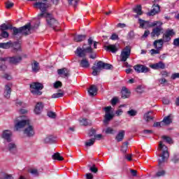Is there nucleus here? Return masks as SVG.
<instances>
[{"label":"nucleus","mask_w":179,"mask_h":179,"mask_svg":"<svg viewBox=\"0 0 179 179\" xmlns=\"http://www.w3.org/2000/svg\"><path fill=\"white\" fill-rule=\"evenodd\" d=\"M13 45V42L10 41L7 43H0V48H3V50H8V48H12Z\"/></svg>","instance_id":"a878e982"},{"label":"nucleus","mask_w":179,"mask_h":179,"mask_svg":"<svg viewBox=\"0 0 179 179\" xmlns=\"http://www.w3.org/2000/svg\"><path fill=\"white\" fill-rule=\"evenodd\" d=\"M121 93H122V99H128V97H129V96L131 95V92L125 87H123L122 88Z\"/></svg>","instance_id":"c85d7f7f"},{"label":"nucleus","mask_w":179,"mask_h":179,"mask_svg":"<svg viewBox=\"0 0 179 179\" xmlns=\"http://www.w3.org/2000/svg\"><path fill=\"white\" fill-rule=\"evenodd\" d=\"M31 93L35 96H41L43 92L40 90H43L44 86L40 83H32L30 84Z\"/></svg>","instance_id":"20e7f679"},{"label":"nucleus","mask_w":179,"mask_h":179,"mask_svg":"<svg viewBox=\"0 0 179 179\" xmlns=\"http://www.w3.org/2000/svg\"><path fill=\"white\" fill-rule=\"evenodd\" d=\"M106 134H110V135H114V134H116L117 131L114 130L113 128L111 127H108L106 128V129L105 130Z\"/></svg>","instance_id":"58836bf2"},{"label":"nucleus","mask_w":179,"mask_h":179,"mask_svg":"<svg viewBox=\"0 0 179 179\" xmlns=\"http://www.w3.org/2000/svg\"><path fill=\"white\" fill-rule=\"evenodd\" d=\"M111 106H106L103 108L106 114L104 116L103 123L104 124H108L113 118H114V115L110 113H111Z\"/></svg>","instance_id":"1a4fd4ad"},{"label":"nucleus","mask_w":179,"mask_h":179,"mask_svg":"<svg viewBox=\"0 0 179 179\" xmlns=\"http://www.w3.org/2000/svg\"><path fill=\"white\" fill-rule=\"evenodd\" d=\"M173 45H176V47H179V38L174 39Z\"/></svg>","instance_id":"69168bd1"},{"label":"nucleus","mask_w":179,"mask_h":179,"mask_svg":"<svg viewBox=\"0 0 179 179\" xmlns=\"http://www.w3.org/2000/svg\"><path fill=\"white\" fill-rule=\"evenodd\" d=\"M90 96H96L97 94V87L96 85H91L88 90Z\"/></svg>","instance_id":"c756f323"},{"label":"nucleus","mask_w":179,"mask_h":179,"mask_svg":"<svg viewBox=\"0 0 179 179\" xmlns=\"http://www.w3.org/2000/svg\"><path fill=\"white\" fill-rule=\"evenodd\" d=\"M128 149V143H124L122 147H121V150L123 152V153H127V150Z\"/></svg>","instance_id":"a18cd8bd"},{"label":"nucleus","mask_w":179,"mask_h":179,"mask_svg":"<svg viewBox=\"0 0 179 179\" xmlns=\"http://www.w3.org/2000/svg\"><path fill=\"white\" fill-rule=\"evenodd\" d=\"M10 93H12V83H9L5 86L4 97L9 99L10 97Z\"/></svg>","instance_id":"6ab92c4d"},{"label":"nucleus","mask_w":179,"mask_h":179,"mask_svg":"<svg viewBox=\"0 0 179 179\" xmlns=\"http://www.w3.org/2000/svg\"><path fill=\"white\" fill-rule=\"evenodd\" d=\"M11 48H13V52H16L17 51H22L20 43L17 42H13V45Z\"/></svg>","instance_id":"7c9ffc66"},{"label":"nucleus","mask_w":179,"mask_h":179,"mask_svg":"<svg viewBox=\"0 0 179 179\" xmlns=\"http://www.w3.org/2000/svg\"><path fill=\"white\" fill-rule=\"evenodd\" d=\"M6 69V65L0 64V71H5Z\"/></svg>","instance_id":"774afa93"},{"label":"nucleus","mask_w":179,"mask_h":179,"mask_svg":"<svg viewBox=\"0 0 179 179\" xmlns=\"http://www.w3.org/2000/svg\"><path fill=\"white\" fill-rule=\"evenodd\" d=\"M162 139H164V141H166V142H167V143H173V140L171 139V138H170L167 136H163Z\"/></svg>","instance_id":"49530a36"},{"label":"nucleus","mask_w":179,"mask_h":179,"mask_svg":"<svg viewBox=\"0 0 179 179\" xmlns=\"http://www.w3.org/2000/svg\"><path fill=\"white\" fill-rule=\"evenodd\" d=\"M86 179H93V174L88 173L85 175Z\"/></svg>","instance_id":"338daca9"},{"label":"nucleus","mask_w":179,"mask_h":179,"mask_svg":"<svg viewBox=\"0 0 179 179\" xmlns=\"http://www.w3.org/2000/svg\"><path fill=\"white\" fill-rule=\"evenodd\" d=\"M29 120H17V122L15 124V131H19V129H22V128H24V127H27L29 125Z\"/></svg>","instance_id":"4468645a"},{"label":"nucleus","mask_w":179,"mask_h":179,"mask_svg":"<svg viewBox=\"0 0 179 179\" xmlns=\"http://www.w3.org/2000/svg\"><path fill=\"white\" fill-rule=\"evenodd\" d=\"M165 174H166V171L162 170V171H159L158 172H157L156 176L157 177H163V176H164Z\"/></svg>","instance_id":"3c124183"},{"label":"nucleus","mask_w":179,"mask_h":179,"mask_svg":"<svg viewBox=\"0 0 179 179\" xmlns=\"http://www.w3.org/2000/svg\"><path fill=\"white\" fill-rule=\"evenodd\" d=\"M2 138L6 142H12V131L10 130H4L2 134Z\"/></svg>","instance_id":"f3484780"},{"label":"nucleus","mask_w":179,"mask_h":179,"mask_svg":"<svg viewBox=\"0 0 179 179\" xmlns=\"http://www.w3.org/2000/svg\"><path fill=\"white\" fill-rule=\"evenodd\" d=\"M118 103V98L113 97L111 100V104L112 106H115Z\"/></svg>","instance_id":"13d9d810"},{"label":"nucleus","mask_w":179,"mask_h":179,"mask_svg":"<svg viewBox=\"0 0 179 179\" xmlns=\"http://www.w3.org/2000/svg\"><path fill=\"white\" fill-rule=\"evenodd\" d=\"M149 34H150V31H149V30H146V31H145L143 35L142 36V38H146V37H148V36H149Z\"/></svg>","instance_id":"0e129e2a"},{"label":"nucleus","mask_w":179,"mask_h":179,"mask_svg":"<svg viewBox=\"0 0 179 179\" xmlns=\"http://www.w3.org/2000/svg\"><path fill=\"white\" fill-rule=\"evenodd\" d=\"M62 87V83H61V81H57L56 83H54L55 89H58V87Z\"/></svg>","instance_id":"5fc2aeb1"},{"label":"nucleus","mask_w":179,"mask_h":179,"mask_svg":"<svg viewBox=\"0 0 179 179\" xmlns=\"http://www.w3.org/2000/svg\"><path fill=\"white\" fill-rule=\"evenodd\" d=\"M178 78H179V73H175L171 76V79H173V80H175V79H177Z\"/></svg>","instance_id":"680f3d73"},{"label":"nucleus","mask_w":179,"mask_h":179,"mask_svg":"<svg viewBox=\"0 0 179 179\" xmlns=\"http://www.w3.org/2000/svg\"><path fill=\"white\" fill-rule=\"evenodd\" d=\"M130 173L133 177H136L138 171L136 170L131 169Z\"/></svg>","instance_id":"bf43d9fd"},{"label":"nucleus","mask_w":179,"mask_h":179,"mask_svg":"<svg viewBox=\"0 0 179 179\" xmlns=\"http://www.w3.org/2000/svg\"><path fill=\"white\" fill-rule=\"evenodd\" d=\"M88 167H90V171L91 173H97V171H99V169H97V167H96V165H92L90 166L89 165Z\"/></svg>","instance_id":"37998d69"},{"label":"nucleus","mask_w":179,"mask_h":179,"mask_svg":"<svg viewBox=\"0 0 179 179\" xmlns=\"http://www.w3.org/2000/svg\"><path fill=\"white\" fill-rule=\"evenodd\" d=\"M138 23L141 29H143V27L144 29H148V27H155L157 24V22H156V21L152 22L149 21H145L142 19H138Z\"/></svg>","instance_id":"f8f14e48"},{"label":"nucleus","mask_w":179,"mask_h":179,"mask_svg":"<svg viewBox=\"0 0 179 179\" xmlns=\"http://www.w3.org/2000/svg\"><path fill=\"white\" fill-rule=\"evenodd\" d=\"M160 12V6L159 4L153 5L152 9L148 13V16H155V15Z\"/></svg>","instance_id":"aec40b11"},{"label":"nucleus","mask_w":179,"mask_h":179,"mask_svg":"<svg viewBox=\"0 0 179 179\" xmlns=\"http://www.w3.org/2000/svg\"><path fill=\"white\" fill-rule=\"evenodd\" d=\"M32 72L37 73L40 71V64L37 61L34 60L31 63Z\"/></svg>","instance_id":"393cba45"},{"label":"nucleus","mask_w":179,"mask_h":179,"mask_svg":"<svg viewBox=\"0 0 179 179\" xmlns=\"http://www.w3.org/2000/svg\"><path fill=\"white\" fill-rule=\"evenodd\" d=\"M67 134H72V132H75V127H71L66 131Z\"/></svg>","instance_id":"052dcab7"},{"label":"nucleus","mask_w":179,"mask_h":179,"mask_svg":"<svg viewBox=\"0 0 179 179\" xmlns=\"http://www.w3.org/2000/svg\"><path fill=\"white\" fill-rule=\"evenodd\" d=\"M1 31H6V30H13V36L15 37L17 34H22V36H28L30 34V30L31 29V24L30 23L21 27L20 28H16L13 27L11 24H6V23L2 24L1 26Z\"/></svg>","instance_id":"f03ea898"},{"label":"nucleus","mask_w":179,"mask_h":179,"mask_svg":"<svg viewBox=\"0 0 179 179\" xmlns=\"http://www.w3.org/2000/svg\"><path fill=\"white\" fill-rule=\"evenodd\" d=\"M103 69H113V65L108 63H103Z\"/></svg>","instance_id":"864d4df0"},{"label":"nucleus","mask_w":179,"mask_h":179,"mask_svg":"<svg viewBox=\"0 0 179 179\" xmlns=\"http://www.w3.org/2000/svg\"><path fill=\"white\" fill-rule=\"evenodd\" d=\"M79 122L80 125H83L84 127H87V125H92V122L86 118H80L79 120Z\"/></svg>","instance_id":"473e14b6"},{"label":"nucleus","mask_w":179,"mask_h":179,"mask_svg":"<svg viewBox=\"0 0 179 179\" xmlns=\"http://www.w3.org/2000/svg\"><path fill=\"white\" fill-rule=\"evenodd\" d=\"M44 142L45 143H54L55 142V138L52 136H49L45 138Z\"/></svg>","instance_id":"4c0bfd02"},{"label":"nucleus","mask_w":179,"mask_h":179,"mask_svg":"<svg viewBox=\"0 0 179 179\" xmlns=\"http://www.w3.org/2000/svg\"><path fill=\"white\" fill-rule=\"evenodd\" d=\"M162 41H155L153 43V45L155 48L156 49H152L150 50L151 55H155L156 54H160V50L163 48V46L162 45Z\"/></svg>","instance_id":"9b49d317"},{"label":"nucleus","mask_w":179,"mask_h":179,"mask_svg":"<svg viewBox=\"0 0 179 179\" xmlns=\"http://www.w3.org/2000/svg\"><path fill=\"white\" fill-rule=\"evenodd\" d=\"M69 3L73 5V6L76 8L78 6V3H79V0H70Z\"/></svg>","instance_id":"6e6d98bb"},{"label":"nucleus","mask_w":179,"mask_h":179,"mask_svg":"<svg viewBox=\"0 0 179 179\" xmlns=\"http://www.w3.org/2000/svg\"><path fill=\"white\" fill-rule=\"evenodd\" d=\"M0 179H13V176L8 173H2L0 176Z\"/></svg>","instance_id":"ea45409f"},{"label":"nucleus","mask_w":179,"mask_h":179,"mask_svg":"<svg viewBox=\"0 0 179 179\" xmlns=\"http://www.w3.org/2000/svg\"><path fill=\"white\" fill-rule=\"evenodd\" d=\"M134 69L138 73H148L150 71V68L142 64H137L134 66Z\"/></svg>","instance_id":"ddd939ff"},{"label":"nucleus","mask_w":179,"mask_h":179,"mask_svg":"<svg viewBox=\"0 0 179 179\" xmlns=\"http://www.w3.org/2000/svg\"><path fill=\"white\" fill-rule=\"evenodd\" d=\"M37 2L34 3L33 6L35 9H40L41 13L38 15V19H41V17H45L46 23L49 27H52L55 31L59 30V22L58 20L54 17L51 14L47 13V9L50 7L48 3H43V0H36Z\"/></svg>","instance_id":"f257e3e1"},{"label":"nucleus","mask_w":179,"mask_h":179,"mask_svg":"<svg viewBox=\"0 0 179 179\" xmlns=\"http://www.w3.org/2000/svg\"><path fill=\"white\" fill-rule=\"evenodd\" d=\"M92 52H93L92 46H89L86 48L78 47L76 50L77 57H79L80 58H85V57H86V54H92Z\"/></svg>","instance_id":"423d86ee"},{"label":"nucleus","mask_w":179,"mask_h":179,"mask_svg":"<svg viewBox=\"0 0 179 179\" xmlns=\"http://www.w3.org/2000/svg\"><path fill=\"white\" fill-rule=\"evenodd\" d=\"M44 108V105H43V102H38L34 108V113L36 115L41 114V111H43V108Z\"/></svg>","instance_id":"b1692460"},{"label":"nucleus","mask_w":179,"mask_h":179,"mask_svg":"<svg viewBox=\"0 0 179 179\" xmlns=\"http://www.w3.org/2000/svg\"><path fill=\"white\" fill-rule=\"evenodd\" d=\"M22 59H23L22 56H13L8 58L10 64H13V65H17V64H20V62H22Z\"/></svg>","instance_id":"a211bd4d"},{"label":"nucleus","mask_w":179,"mask_h":179,"mask_svg":"<svg viewBox=\"0 0 179 179\" xmlns=\"http://www.w3.org/2000/svg\"><path fill=\"white\" fill-rule=\"evenodd\" d=\"M156 23L157 24L155 26L157 27L154 28L151 32L152 37H159V36L162 34V31H163V27H162L163 26V22L160 21H156Z\"/></svg>","instance_id":"0eeeda50"},{"label":"nucleus","mask_w":179,"mask_h":179,"mask_svg":"<svg viewBox=\"0 0 179 179\" xmlns=\"http://www.w3.org/2000/svg\"><path fill=\"white\" fill-rule=\"evenodd\" d=\"M80 66L81 68H89L90 66V63H89V60L87 59H83L80 62Z\"/></svg>","instance_id":"2f4dec72"},{"label":"nucleus","mask_w":179,"mask_h":179,"mask_svg":"<svg viewBox=\"0 0 179 179\" xmlns=\"http://www.w3.org/2000/svg\"><path fill=\"white\" fill-rule=\"evenodd\" d=\"M59 97H64L63 92H57L52 95V99H59Z\"/></svg>","instance_id":"79ce46f5"},{"label":"nucleus","mask_w":179,"mask_h":179,"mask_svg":"<svg viewBox=\"0 0 179 179\" xmlns=\"http://www.w3.org/2000/svg\"><path fill=\"white\" fill-rule=\"evenodd\" d=\"M127 114L129 115H130L131 117H135V115H136V110L131 109V110L127 111Z\"/></svg>","instance_id":"603ef678"},{"label":"nucleus","mask_w":179,"mask_h":179,"mask_svg":"<svg viewBox=\"0 0 179 179\" xmlns=\"http://www.w3.org/2000/svg\"><path fill=\"white\" fill-rule=\"evenodd\" d=\"M158 150L162 151V153L159 155V159H158V165L162 167L166 160L170 157V155L169 154V148L163 144V141L159 142Z\"/></svg>","instance_id":"7ed1b4c3"},{"label":"nucleus","mask_w":179,"mask_h":179,"mask_svg":"<svg viewBox=\"0 0 179 179\" xmlns=\"http://www.w3.org/2000/svg\"><path fill=\"white\" fill-rule=\"evenodd\" d=\"M176 36V32H174L173 29H167L165 33L163 34L162 38L156 40L155 41H162V46L163 47V44L164 43H169L171 41V37Z\"/></svg>","instance_id":"39448f33"},{"label":"nucleus","mask_w":179,"mask_h":179,"mask_svg":"<svg viewBox=\"0 0 179 179\" xmlns=\"http://www.w3.org/2000/svg\"><path fill=\"white\" fill-rule=\"evenodd\" d=\"M86 40V35H75L74 36V41L76 43H80V41H83Z\"/></svg>","instance_id":"f704fd0d"},{"label":"nucleus","mask_w":179,"mask_h":179,"mask_svg":"<svg viewBox=\"0 0 179 179\" xmlns=\"http://www.w3.org/2000/svg\"><path fill=\"white\" fill-rule=\"evenodd\" d=\"M69 72V70L66 68H63L57 70L58 75L62 76V78H68V76H69L70 75Z\"/></svg>","instance_id":"412c9836"},{"label":"nucleus","mask_w":179,"mask_h":179,"mask_svg":"<svg viewBox=\"0 0 179 179\" xmlns=\"http://www.w3.org/2000/svg\"><path fill=\"white\" fill-rule=\"evenodd\" d=\"M24 135L27 136L29 138L34 136V127L32 125H30V123H28L27 127L24 130Z\"/></svg>","instance_id":"dca6fc26"},{"label":"nucleus","mask_w":179,"mask_h":179,"mask_svg":"<svg viewBox=\"0 0 179 179\" xmlns=\"http://www.w3.org/2000/svg\"><path fill=\"white\" fill-rule=\"evenodd\" d=\"M124 136H125V131L123 130H121L120 131H119V133L116 136L115 139L117 142H121L122 141V139H124Z\"/></svg>","instance_id":"72a5a7b5"},{"label":"nucleus","mask_w":179,"mask_h":179,"mask_svg":"<svg viewBox=\"0 0 179 179\" xmlns=\"http://www.w3.org/2000/svg\"><path fill=\"white\" fill-rule=\"evenodd\" d=\"M89 136H94L96 135V129H91L88 133Z\"/></svg>","instance_id":"4d7b16f0"},{"label":"nucleus","mask_w":179,"mask_h":179,"mask_svg":"<svg viewBox=\"0 0 179 179\" xmlns=\"http://www.w3.org/2000/svg\"><path fill=\"white\" fill-rule=\"evenodd\" d=\"M6 9H10V8H13V6L15 5L13 3L10 1H7L5 3Z\"/></svg>","instance_id":"de8ad7c7"},{"label":"nucleus","mask_w":179,"mask_h":179,"mask_svg":"<svg viewBox=\"0 0 179 179\" xmlns=\"http://www.w3.org/2000/svg\"><path fill=\"white\" fill-rule=\"evenodd\" d=\"M104 49L106 51H109L110 52H113V54H115L117 51H118V47L116 45H105Z\"/></svg>","instance_id":"5701e85b"},{"label":"nucleus","mask_w":179,"mask_h":179,"mask_svg":"<svg viewBox=\"0 0 179 179\" xmlns=\"http://www.w3.org/2000/svg\"><path fill=\"white\" fill-rule=\"evenodd\" d=\"M152 69H164L166 68V64L163 63V62H159L158 63H155L153 64L150 65Z\"/></svg>","instance_id":"4be33fe9"},{"label":"nucleus","mask_w":179,"mask_h":179,"mask_svg":"<svg viewBox=\"0 0 179 179\" xmlns=\"http://www.w3.org/2000/svg\"><path fill=\"white\" fill-rule=\"evenodd\" d=\"M6 148L10 152V153H12L13 155H15L16 152H17V147L16 146V144L15 143H5Z\"/></svg>","instance_id":"2eb2a0df"},{"label":"nucleus","mask_w":179,"mask_h":179,"mask_svg":"<svg viewBox=\"0 0 179 179\" xmlns=\"http://www.w3.org/2000/svg\"><path fill=\"white\" fill-rule=\"evenodd\" d=\"M129 57H131V48L129 46H126L121 52L120 61H122V62H125Z\"/></svg>","instance_id":"6e6552de"},{"label":"nucleus","mask_w":179,"mask_h":179,"mask_svg":"<svg viewBox=\"0 0 179 179\" xmlns=\"http://www.w3.org/2000/svg\"><path fill=\"white\" fill-rule=\"evenodd\" d=\"M92 75L93 76H97L102 69H104V62L99 61L96 63V66H92Z\"/></svg>","instance_id":"9d476101"},{"label":"nucleus","mask_w":179,"mask_h":179,"mask_svg":"<svg viewBox=\"0 0 179 179\" xmlns=\"http://www.w3.org/2000/svg\"><path fill=\"white\" fill-rule=\"evenodd\" d=\"M29 173H31V174L35 177H38V171H37V169H31Z\"/></svg>","instance_id":"8fccbe9b"},{"label":"nucleus","mask_w":179,"mask_h":179,"mask_svg":"<svg viewBox=\"0 0 179 179\" xmlns=\"http://www.w3.org/2000/svg\"><path fill=\"white\" fill-rule=\"evenodd\" d=\"M1 36L3 37V38H8V37H9V33L6 31H1Z\"/></svg>","instance_id":"09e8293b"},{"label":"nucleus","mask_w":179,"mask_h":179,"mask_svg":"<svg viewBox=\"0 0 179 179\" xmlns=\"http://www.w3.org/2000/svg\"><path fill=\"white\" fill-rule=\"evenodd\" d=\"M134 12L137 13V15H142L143 13L142 12V6L141 5H137L135 8H133Z\"/></svg>","instance_id":"e433bc0d"},{"label":"nucleus","mask_w":179,"mask_h":179,"mask_svg":"<svg viewBox=\"0 0 179 179\" xmlns=\"http://www.w3.org/2000/svg\"><path fill=\"white\" fill-rule=\"evenodd\" d=\"M120 38H118V36L117 34H113L110 36V40H119Z\"/></svg>","instance_id":"e2e57ef3"},{"label":"nucleus","mask_w":179,"mask_h":179,"mask_svg":"<svg viewBox=\"0 0 179 179\" xmlns=\"http://www.w3.org/2000/svg\"><path fill=\"white\" fill-rule=\"evenodd\" d=\"M47 115L49 117V118H52L53 120L57 118V115L52 111H48Z\"/></svg>","instance_id":"c03bdc74"},{"label":"nucleus","mask_w":179,"mask_h":179,"mask_svg":"<svg viewBox=\"0 0 179 179\" xmlns=\"http://www.w3.org/2000/svg\"><path fill=\"white\" fill-rule=\"evenodd\" d=\"M52 159L53 160H58L59 162H62L64 160V157L61 156L59 152H56L52 156Z\"/></svg>","instance_id":"c9c22d12"},{"label":"nucleus","mask_w":179,"mask_h":179,"mask_svg":"<svg viewBox=\"0 0 179 179\" xmlns=\"http://www.w3.org/2000/svg\"><path fill=\"white\" fill-rule=\"evenodd\" d=\"M173 122V115L170 114L166 117H164L162 123L164 124L165 125H170Z\"/></svg>","instance_id":"bb28decb"},{"label":"nucleus","mask_w":179,"mask_h":179,"mask_svg":"<svg viewBox=\"0 0 179 179\" xmlns=\"http://www.w3.org/2000/svg\"><path fill=\"white\" fill-rule=\"evenodd\" d=\"M152 114H153V112L152 111H148L145 113L143 115V120H145L146 122H150V121H153V116L152 115Z\"/></svg>","instance_id":"cd10ccee"},{"label":"nucleus","mask_w":179,"mask_h":179,"mask_svg":"<svg viewBox=\"0 0 179 179\" xmlns=\"http://www.w3.org/2000/svg\"><path fill=\"white\" fill-rule=\"evenodd\" d=\"M96 142V138H91L85 143V146H93Z\"/></svg>","instance_id":"a19ab883"}]
</instances>
